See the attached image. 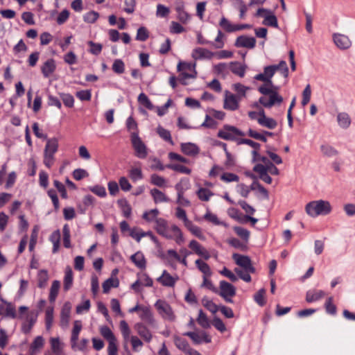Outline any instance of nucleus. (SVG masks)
Here are the masks:
<instances>
[{"label": "nucleus", "instance_id": "obj_1", "mask_svg": "<svg viewBox=\"0 0 355 355\" xmlns=\"http://www.w3.org/2000/svg\"><path fill=\"white\" fill-rule=\"evenodd\" d=\"M279 71L284 78L288 76V68L285 61L282 60L278 64H272L263 68V73L257 74L254 79L262 81L263 85H261L258 91L263 96L260 97L259 102L265 107H272L275 105H280L283 102V98L278 93L279 87L275 86L272 78Z\"/></svg>", "mask_w": 355, "mask_h": 355}, {"label": "nucleus", "instance_id": "obj_2", "mask_svg": "<svg viewBox=\"0 0 355 355\" xmlns=\"http://www.w3.org/2000/svg\"><path fill=\"white\" fill-rule=\"evenodd\" d=\"M254 157V162H259L258 164L254 166V171L259 175V178L267 184H270L272 178L268 175V173L277 175L279 174V170L267 157L266 161V157Z\"/></svg>", "mask_w": 355, "mask_h": 355}, {"label": "nucleus", "instance_id": "obj_3", "mask_svg": "<svg viewBox=\"0 0 355 355\" xmlns=\"http://www.w3.org/2000/svg\"><path fill=\"white\" fill-rule=\"evenodd\" d=\"M304 210L311 218L329 215L333 211L331 202L327 200L319 199L310 201L306 204Z\"/></svg>", "mask_w": 355, "mask_h": 355}, {"label": "nucleus", "instance_id": "obj_4", "mask_svg": "<svg viewBox=\"0 0 355 355\" xmlns=\"http://www.w3.org/2000/svg\"><path fill=\"white\" fill-rule=\"evenodd\" d=\"M177 69L180 72V80L184 85L187 84L185 82L187 79L195 78L197 76L196 63L180 62L177 66Z\"/></svg>", "mask_w": 355, "mask_h": 355}, {"label": "nucleus", "instance_id": "obj_5", "mask_svg": "<svg viewBox=\"0 0 355 355\" xmlns=\"http://www.w3.org/2000/svg\"><path fill=\"white\" fill-rule=\"evenodd\" d=\"M189 180L187 179L182 180L178 184L175 185L177 191V200L176 202L179 207H189L190 201L184 197V191L189 188Z\"/></svg>", "mask_w": 355, "mask_h": 355}, {"label": "nucleus", "instance_id": "obj_6", "mask_svg": "<svg viewBox=\"0 0 355 355\" xmlns=\"http://www.w3.org/2000/svg\"><path fill=\"white\" fill-rule=\"evenodd\" d=\"M155 307L158 313L164 319L170 321H173L175 316L171 306L164 300H158L155 304Z\"/></svg>", "mask_w": 355, "mask_h": 355}, {"label": "nucleus", "instance_id": "obj_7", "mask_svg": "<svg viewBox=\"0 0 355 355\" xmlns=\"http://www.w3.org/2000/svg\"><path fill=\"white\" fill-rule=\"evenodd\" d=\"M244 134L238 128L232 125H224L218 132V137L225 140H235Z\"/></svg>", "mask_w": 355, "mask_h": 355}, {"label": "nucleus", "instance_id": "obj_8", "mask_svg": "<svg viewBox=\"0 0 355 355\" xmlns=\"http://www.w3.org/2000/svg\"><path fill=\"white\" fill-rule=\"evenodd\" d=\"M240 99L228 90L224 92L223 108L230 111H235L239 107Z\"/></svg>", "mask_w": 355, "mask_h": 355}, {"label": "nucleus", "instance_id": "obj_9", "mask_svg": "<svg viewBox=\"0 0 355 355\" xmlns=\"http://www.w3.org/2000/svg\"><path fill=\"white\" fill-rule=\"evenodd\" d=\"M219 295L227 302L232 303V297L236 295V288L231 284L225 282H220Z\"/></svg>", "mask_w": 355, "mask_h": 355}, {"label": "nucleus", "instance_id": "obj_10", "mask_svg": "<svg viewBox=\"0 0 355 355\" xmlns=\"http://www.w3.org/2000/svg\"><path fill=\"white\" fill-rule=\"evenodd\" d=\"M189 248L193 253L200 257L205 261L209 260L211 257L209 251L196 240L190 241Z\"/></svg>", "mask_w": 355, "mask_h": 355}, {"label": "nucleus", "instance_id": "obj_11", "mask_svg": "<svg viewBox=\"0 0 355 355\" xmlns=\"http://www.w3.org/2000/svg\"><path fill=\"white\" fill-rule=\"evenodd\" d=\"M232 258L236 263L242 267L247 272L254 273L255 272V269L252 265L251 260L248 257L239 254H234Z\"/></svg>", "mask_w": 355, "mask_h": 355}, {"label": "nucleus", "instance_id": "obj_12", "mask_svg": "<svg viewBox=\"0 0 355 355\" xmlns=\"http://www.w3.org/2000/svg\"><path fill=\"white\" fill-rule=\"evenodd\" d=\"M184 335L189 336L196 345L209 343L211 341V337L205 331H188Z\"/></svg>", "mask_w": 355, "mask_h": 355}, {"label": "nucleus", "instance_id": "obj_13", "mask_svg": "<svg viewBox=\"0 0 355 355\" xmlns=\"http://www.w3.org/2000/svg\"><path fill=\"white\" fill-rule=\"evenodd\" d=\"M179 280L178 275H171L167 270H163L162 275L157 278V281L164 286L173 287Z\"/></svg>", "mask_w": 355, "mask_h": 355}, {"label": "nucleus", "instance_id": "obj_14", "mask_svg": "<svg viewBox=\"0 0 355 355\" xmlns=\"http://www.w3.org/2000/svg\"><path fill=\"white\" fill-rule=\"evenodd\" d=\"M167 235L171 236H164L166 239H173L178 245H181L184 242V238L182 230L176 225L168 226L166 231Z\"/></svg>", "mask_w": 355, "mask_h": 355}, {"label": "nucleus", "instance_id": "obj_15", "mask_svg": "<svg viewBox=\"0 0 355 355\" xmlns=\"http://www.w3.org/2000/svg\"><path fill=\"white\" fill-rule=\"evenodd\" d=\"M332 38L335 45L341 50L347 49L352 46V41L346 35L336 33L333 34Z\"/></svg>", "mask_w": 355, "mask_h": 355}, {"label": "nucleus", "instance_id": "obj_16", "mask_svg": "<svg viewBox=\"0 0 355 355\" xmlns=\"http://www.w3.org/2000/svg\"><path fill=\"white\" fill-rule=\"evenodd\" d=\"M71 307V304L66 302L61 309L60 325L62 329H67L69 326Z\"/></svg>", "mask_w": 355, "mask_h": 355}, {"label": "nucleus", "instance_id": "obj_17", "mask_svg": "<svg viewBox=\"0 0 355 355\" xmlns=\"http://www.w3.org/2000/svg\"><path fill=\"white\" fill-rule=\"evenodd\" d=\"M119 329L123 340V347L127 348L128 343L132 342V335H131V329L125 320L120 321Z\"/></svg>", "mask_w": 355, "mask_h": 355}, {"label": "nucleus", "instance_id": "obj_18", "mask_svg": "<svg viewBox=\"0 0 355 355\" xmlns=\"http://www.w3.org/2000/svg\"><path fill=\"white\" fill-rule=\"evenodd\" d=\"M256 40L253 37L241 35L236 38L234 45L236 47L253 49L256 45Z\"/></svg>", "mask_w": 355, "mask_h": 355}, {"label": "nucleus", "instance_id": "obj_19", "mask_svg": "<svg viewBox=\"0 0 355 355\" xmlns=\"http://www.w3.org/2000/svg\"><path fill=\"white\" fill-rule=\"evenodd\" d=\"M214 52L204 48L198 47L192 51L191 57L194 60H211L214 58Z\"/></svg>", "mask_w": 355, "mask_h": 355}, {"label": "nucleus", "instance_id": "obj_20", "mask_svg": "<svg viewBox=\"0 0 355 355\" xmlns=\"http://www.w3.org/2000/svg\"><path fill=\"white\" fill-rule=\"evenodd\" d=\"M135 329L139 336L146 342L149 343L152 340L153 335L148 328L142 322H137L134 326Z\"/></svg>", "mask_w": 355, "mask_h": 355}, {"label": "nucleus", "instance_id": "obj_21", "mask_svg": "<svg viewBox=\"0 0 355 355\" xmlns=\"http://www.w3.org/2000/svg\"><path fill=\"white\" fill-rule=\"evenodd\" d=\"M0 315L3 317L15 318L16 317V310L15 306L10 302H3L0 304Z\"/></svg>", "mask_w": 355, "mask_h": 355}, {"label": "nucleus", "instance_id": "obj_22", "mask_svg": "<svg viewBox=\"0 0 355 355\" xmlns=\"http://www.w3.org/2000/svg\"><path fill=\"white\" fill-rule=\"evenodd\" d=\"M139 318L148 323L150 325L153 326L155 323V320L154 318L153 314L148 306H143L141 309L140 310L139 313Z\"/></svg>", "mask_w": 355, "mask_h": 355}, {"label": "nucleus", "instance_id": "obj_23", "mask_svg": "<svg viewBox=\"0 0 355 355\" xmlns=\"http://www.w3.org/2000/svg\"><path fill=\"white\" fill-rule=\"evenodd\" d=\"M44 346V339L42 336H38L35 338L29 347V355H37Z\"/></svg>", "mask_w": 355, "mask_h": 355}, {"label": "nucleus", "instance_id": "obj_24", "mask_svg": "<svg viewBox=\"0 0 355 355\" xmlns=\"http://www.w3.org/2000/svg\"><path fill=\"white\" fill-rule=\"evenodd\" d=\"M49 343L53 354H63L64 343L60 340L59 337H51L49 339Z\"/></svg>", "mask_w": 355, "mask_h": 355}, {"label": "nucleus", "instance_id": "obj_25", "mask_svg": "<svg viewBox=\"0 0 355 355\" xmlns=\"http://www.w3.org/2000/svg\"><path fill=\"white\" fill-rule=\"evenodd\" d=\"M259 124L270 130H273L277 126V122L274 119L267 116L263 110L261 118L259 119Z\"/></svg>", "mask_w": 355, "mask_h": 355}, {"label": "nucleus", "instance_id": "obj_26", "mask_svg": "<svg viewBox=\"0 0 355 355\" xmlns=\"http://www.w3.org/2000/svg\"><path fill=\"white\" fill-rule=\"evenodd\" d=\"M56 65L53 59L47 60L42 66L41 71L45 78L49 77L55 70Z\"/></svg>", "mask_w": 355, "mask_h": 355}, {"label": "nucleus", "instance_id": "obj_27", "mask_svg": "<svg viewBox=\"0 0 355 355\" xmlns=\"http://www.w3.org/2000/svg\"><path fill=\"white\" fill-rule=\"evenodd\" d=\"M131 261L139 269H145L146 267V260L144 254L138 251L130 257Z\"/></svg>", "mask_w": 355, "mask_h": 355}, {"label": "nucleus", "instance_id": "obj_28", "mask_svg": "<svg viewBox=\"0 0 355 355\" xmlns=\"http://www.w3.org/2000/svg\"><path fill=\"white\" fill-rule=\"evenodd\" d=\"M150 193L155 203L156 204L169 202L171 201L170 198L164 193L157 189H152Z\"/></svg>", "mask_w": 355, "mask_h": 355}, {"label": "nucleus", "instance_id": "obj_29", "mask_svg": "<svg viewBox=\"0 0 355 355\" xmlns=\"http://www.w3.org/2000/svg\"><path fill=\"white\" fill-rule=\"evenodd\" d=\"M325 293L322 290H309L306 294V301L309 303L318 301L323 298Z\"/></svg>", "mask_w": 355, "mask_h": 355}, {"label": "nucleus", "instance_id": "obj_30", "mask_svg": "<svg viewBox=\"0 0 355 355\" xmlns=\"http://www.w3.org/2000/svg\"><path fill=\"white\" fill-rule=\"evenodd\" d=\"M185 227L191 232L192 235L197 237L200 240H206V236L204 234L202 230L200 227L193 224L192 221H191Z\"/></svg>", "mask_w": 355, "mask_h": 355}, {"label": "nucleus", "instance_id": "obj_31", "mask_svg": "<svg viewBox=\"0 0 355 355\" xmlns=\"http://www.w3.org/2000/svg\"><path fill=\"white\" fill-rule=\"evenodd\" d=\"M337 122L341 128L347 129L351 125V118L346 112H339L337 114Z\"/></svg>", "mask_w": 355, "mask_h": 355}, {"label": "nucleus", "instance_id": "obj_32", "mask_svg": "<svg viewBox=\"0 0 355 355\" xmlns=\"http://www.w3.org/2000/svg\"><path fill=\"white\" fill-rule=\"evenodd\" d=\"M155 223V228L159 234L162 235V236H170L166 234L167 228L168 226L167 225V221L165 219L159 218L158 219H156Z\"/></svg>", "mask_w": 355, "mask_h": 355}, {"label": "nucleus", "instance_id": "obj_33", "mask_svg": "<svg viewBox=\"0 0 355 355\" xmlns=\"http://www.w3.org/2000/svg\"><path fill=\"white\" fill-rule=\"evenodd\" d=\"M132 142L135 149L138 153L146 154V147L143 142L141 141L138 135L133 132L132 133Z\"/></svg>", "mask_w": 355, "mask_h": 355}, {"label": "nucleus", "instance_id": "obj_34", "mask_svg": "<svg viewBox=\"0 0 355 355\" xmlns=\"http://www.w3.org/2000/svg\"><path fill=\"white\" fill-rule=\"evenodd\" d=\"M180 254L175 250H168L166 254V258L168 265L173 269L176 268L175 261H178L180 259Z\"/></svg>", "mask_w": 355, "mask_h": 355}, {"label": "nucleus", "instance_id": "obj_35", "mask_svg": "<svg viewBox=\"0 0 355 355\" xmlns=\"http://www.w3.org/2000/svg\"><path fill=\"white\" fill-rule=\"evenodd\" d=\"M60 232L59 230L54 231L50 236L49 240L53 244L52 252L53 254L58 252L60 245Z\"/></svg>", "mask_w": 355, "mask_h": 355}, {"label": "nucleus", "instance_id": "obj_36", "mask_svg": "<svg viewBox=\"0 0 355 355\" xmlns=\"http://www.w3.org/2000/svg\"><path fill=\"white\" fill-rule=\"evenodd\" d=\"M197 268L202 273V275H211V270L209 266L203 260L198 259L195 261Z\"/></svg>", "mask_w": 355, "mask_h": 355}, {"label": "nucleus", "instance_id": "obj_37", "mask_svg": "<svg viewBox=\"0 0 355 355\" xmlns=\"http://www.w3.org/2000/svg\"><path fill=\"white\" fill-rule=\"evenodd\" d=\"M60 288V282L58 280H54L50 288L49 300L51 302H54L58 297Z\"/></svg>", "mask_w": 355, "mask_h": 355}, {"label": "nucleus", "instance_id": "obj_38", "mask_svg": "<svg viewBox=\"0 0 355 355\" xmlns=\"http://www.w3.org/2000/svg\"><path fill=\"white\" fill-rule=\"evenodd\" d=\"M182 151L187 155H196L199 153L198 147L192 143L182 144Z\"/></svg>", "mask_w": 355, "mask_h": 355}, {"label": "nucleus", "instance_id": "obj_39", "mask_svg": "<svg viewBox=\"0 0 355 355\" xmlns=\"http://www.w3.org/2000/svg\"><path fill=\"white\" fill-rule=\"evenodd\" d=\"M101 335L107 340V342H111L117 340L114 333L112 331L110 327L107 326L103 325L101 326L99 328Z\"/></svg>", "mask_w": 355, "mask_h": 355}, {"label": "nucleus", "instance_id": "obj_40", "mask_svg": "<svg viewBox=\"0 0 355 355\" xmlns=\"http://www.w3.org/2000/svg\"><path fill=\"white\" fill-rule=\"evenodd\" d=\"M204 218L215 225H223L226 227H228V225L226 223L220 220L216 214L209 211H207L204 215Z\"/></svg>", "mask_w": 355, "mask_h": 355}, {"label": "nucleus", "instance_id": "obj_41", "mask_svg": "<svg viewBox=\"0 0 355 355\" xmlns=\"http://www.w3.org/2000/svg\"><path fill=\"white\" fill-rule=\"evenodd\" d=\"M119 285V281L116 277H110L103 283V293H107L112 288H117Z\"/></svg>", "mask_w": 355, "mask_h": 355}, {"label": "nucleus", "instance_id": "obj_42", "mask_svg": "<svg viewBox=\"0 0 355 355\" xmlns=\"http://www.w3.org/2000/svg\"><path fill=\"white\" fill-rule=\"evenodd\" d=\"M54 308L53 306H48L45 311V324L47 330H50L54 318Z\"/></svg>", "mask_w": 355, "mask_h": 355}, {"label": "nucleus", "instance_id": "obj_43", "mask_svg": "<svg viewBox=\"0 0 355 355\" xmlns=\"http://www.w3.org/2000/svg\"><path fill=\"white\" fill-rule=\"evenodd\" d=\"M230 69L232 73L240 77H243L245 73L246 67L237 62H233L230 64Z\"/></svg>", "mask_w": 355, "mask_h": 355}, {"label": "nucleus", "instance_id": "obj_44", "mask_svg": "<svg viewBox=\"0 0 355 355\" xmlns=\"http://www.w3.org/2000/svg\"><path fill=\"white\" fill-rule=\"evenodd\" d=\"M219 26L226 32L233 33L236 31V25L232 24L225 17H221L219 21Z\"/></svg>", "mask_w": 355, "mask_h": 355}, {"label": "nucleus", "instance_id": "obj_45", "mask_svg": "<svg viewBox=\"0 0 355 355\" xmlns=\"http://www.w3.org/2000/svg\"><path fill=\"white\" fill-rule=\"evenodd\" d=\"M58 147V142L56 139H51L47 141L45 147L46 155H52L55 153Z\"/></svg>", "mask_w": 355, "mask_h": 355}, {"label": "nucleus", "instance_id": "obj_46", "mask_svg": "<svg viewBox=\"0 0 355 355\" xmlns=\"http://www.w3.org/2000/svg\"><path fill=\"white\" fill-rule=\"evenodd\" d=\"M49 279L48 272L46 270H40L37 273V286L40 288H44L47 285Z\"/></svg>", "mask_w": 355, "mask_h": 355}, {"label": "nucleus", "instance_id": "obj_47", "mask_svg": "<svg viewBox=\"0 0 355 355\" xmlns=\"http://www.w3.org/2000/svg\"><path fill=\"white\" fill-rule=\"evenodd\" d=\"M225 36L221 31H218L217 36L215 38L214 42H210L209 44L211 45L215 49H222L225 46Z\"/></svg>", "mask_w": 355, "mask_h": 355}, {"label": "nucleus", "instance_id": "obj_48", "mask_svg": "<svg viewBox=\"0 0 355 355\" xmlns=\"http://www.w3.org/2000/svg\"><path fill=\"white\" fill-rule=\"evenodd\" d=\"M196 320L198 324L202 328L207 329L210 327V321L206 314L201 309L198 312V316Z\"/></svg>", "mask_w": 355, "mask_h": 355}, {"label": "nucleus", "instance_id": "obj_49", "mask_svg": "<svg viewBox=\"0 0 355 355\" xmlns=\"http://www.w3.org/2000/svg\"><path fill=\"white\" fill-rule=\"evenodd\" d=\"M233 89L236 92V96L241 100V98L245 96L247 91L250 87H246L241 83H235L232 85Z\"/></svg>", "mask_w": 355, "mask_h": 355}, {"label": "nucleus", "instance_id": "obj_50", "mask_svg": "<svg viewBox=\"0 0 355 355\" xmlns=\"http://www.w3.org/2000/svg\"><path fill=\"white\" fill-rule=\"evenodd\" d=\"M262 24L265 26L277 28L278 26L277 19L272 11L267 16H265Z\"/></svg>", "mask_w": 355, "mask_h": 355}, {"label": "nucleus", "instance_id": "obj_51", "mask_svg": "<svg viewBox=\"0 0 355 355\" xmlns=\"http://www.w3.org/2000/svg\"><path fill=\"white\" fill-rule=\"evenodd\" d=\"M62 234H63V244L66 248H71V241H70V228L67 224H65L62 228Z\"/></svg>", "mask_w": 355, "mask_h": 355}, {"label": "nucleus", "instance_id": "obj_52", "mask_svg": "<svg viewBox=\"0 0 355 355\" xmlns=\"http://www.w3.org/2000/svg\"><path fill=\"white\" fill-rule=\"evenodd\" d=\"M174 342L175 346L184 353L187 351H188V349L191 347L188 342L185 339L182 338L180 337H175L174 339Z\"/></svg>", "mask_w": 355, "mask_h": 355}, {"label": "nucleus", "instance_id": "obj_53", "mask_svg": "<svg viewBox=\"0 0 355 355\" xmlns=\"http://www.w3.org/2000/svg\"><path fill=\"white\" fill-rule=\"evenodd\" d=\"M175 216L180 220L183 221L184 227H186L191 220H190L187 215L185 210L180 207L175 209Z\"/></svg>", "mask_w": 355, "mask_h": 355}, {"label": "nucleus", "instance_id": "obj_54", "mask_svg": "<svg viewBox=\"0 0 355 355\" xmlns=\"http://www.w3.org/2000/svg\"><path fill=\"white\" fill-rule=\"evenodd\" d=\"M159 211L157 209H150L143 214V218L148 222L156 221L158 219L157 216L159 215Z\"/></svg>", "mask_w": 355, "mask_h": 355}, {"label": "nucleus", "instance_id": "obj_55", "mask_svg": "<svg viewBox=\"0 0 355 355\" xmlns=\"http://www.w3.org/2000/svg\"><path fill=\"white\" fill-rule=\"evenodd\" d=\"M178 12V19L183 24L187 23L190 20V15L184 10L183 6L176 8Z\"/></svg>", "mask_w": 355, "mask_h": 355}, {"label": "nucleus", "instance_id": "obj_56", "mask_svg": "<svg viewBox=\"0 0 355 355\" xmlns=\"http://www.w3.org/2000/svg\"><path fill=\"white\" fill-rule=\"evenodd\" d=\"M325 309L327 313L335 315L336 313V306L334 304L333 297H329L324 304Z\"/></svg>", "mask_w": 355, "mask_h": 355}, {"label": "nucleus", "instance_id": "obj_57", "mask_svg": "<svg viewBox=\"0 0 355 355\" xmlns=\"http://www.w3.org/2000/svg\"><path fill=\"white\" fill-rule=\"evenodd\" d=\"M198 197L202 201H208L213 196V193L205 188H200L197 191Z\"/></svg>", "mask_w": 355, "mask_h": 355}, {"label": "nucleus", "instance_id": "obj_58", "mask_svg": "<svg viewBox=\"0 0 355 355\" xmlns=\"http://www.w3.org/2000/svg\"><path fill=\"white\" fill-rule=\"evenodd\" d=\"M202 302L203 306L212 313H216L219 309V306H218L213 301L209 299L204 298L202 299Z\"/></svg>", "mask_w": 355, "mask_h": 355}, {"label": "nucleus", "instance_id": "obj_59", "mask_svg": "<svg viewBox=\"0 0 355 355\" xmlns=\"http://www.w3.org/2000/svg\"><path fill=\"white\" fill-rule=\"evenodd\" d=\"M146 234H150L145 233V232L137 228L131 229L130 232V236L135 239L137 242H140L141 238L146 236Z\"/></svg>", "mask_w": 355, "mask_h": 355}, {"label": "nucleus", "instance_id": "obj_60", "mask_svg": "<svg viewBox=\"0 0 355 355\" xmlns=\"http://www.w3.org/2000/svg\"><path fill=\"white\" fill-rule=\"evenodd\" d=\"M265 293L266 290L261 288L254 295V301L261 306H264L266 304Z\"/></svg>", "mask_w": 355, "mask_h": 355}, {"label": "nucleus", "instance_id": "obj_61", "mask_svg": "<svg viewBox=\"0 0 355 355\" xmlns=\"http://www.w3.org/2000/svg\"><path fill=\"white\" fill-rule=\"evenodd\" d=\"M151 182L154 185H156L157 187H167V182L166 180L160 176H158L155 174L151 175Z\"/></svg>", "mask_w": 355, "mask_h": 355}, {"label": "nucleus", "instance_id": "obj_62", "mask_svg": "<svg viewBox=\"0 0 355 355\" xmlns=\"http://www.w3.org/2000/svg\"><path fill=\"white\" fill-rule=\"evenodd\" d=\"M157 132L159 135V137H162L166 141H168L171 144L173 143L171 133L168 130L163 128L162 127L159 126L157 128Z\"/></svg>", "mask_w": 355, "mask_h": 355}, {"label": "nucleus", "instance_id": "obj_63", "mask_svg": "<svg viewBox=\"0 0 355 355\" xmlns=\"http://www.w3.org/2000/svg\"><path fill=\"white\" fill-rule=\"evenodd\" d=\"M138 101L149 110H153L154 108L153 105L152 104L148 96L144 93H141L139 95Z\"/></svg>", "mask_w": 355, "mask_h": 355}, {"label": "nucleus", "instance_id": "obj_64", "mask_svg": "<svg viewBox=\"0 0 355 355\" xmlns=\"http://www.w3.org/2000/svg\"><path fill=\"white\" fill-rule=\"evenodd\" d=\"M89 190L92 193H94V194H96V196H98L101 198H104L107 195L105 188L101 185H95V186L91 187H89Z\"/></svg>", "mask_w": 355, "mask_h": 355}]
</instances>
